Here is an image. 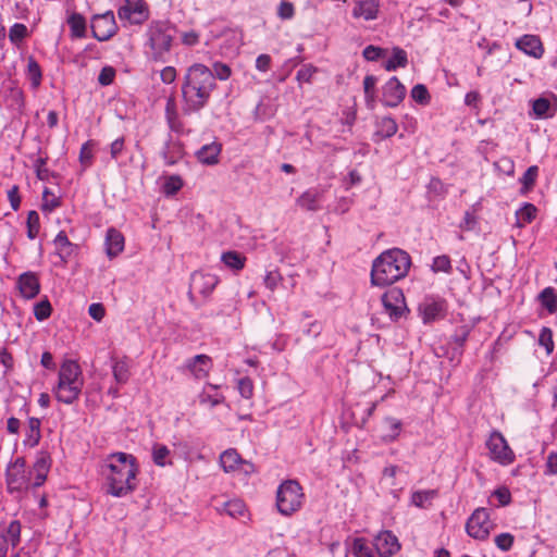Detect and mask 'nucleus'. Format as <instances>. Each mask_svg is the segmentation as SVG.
I'll return each instance as SVG.
<instances>
[{
	"mask_svg": "<svg viewBox=\"0 0 557 557\" xmlns=\"http://www.w3.org/2000/svg\"><path fill=\"white\" fill-rule=\"evenodd\" d=\"M107 494L124 497L137 488L138 465L136 458L126 453L109 455L101 468Z\"/></svg>",
	"mask_w": 557,
	"mask_h": 557,
	"instance_id": "obj_1",
	"label": "nucleus"
},
{
	"mask_svg": "<svg viewBox=\"0 0 557 557\" xmlns=\"http://www.w3.org/2000/svg\"><path fill=\"white\" fill-rule=\"evenodd\" d=\"M215 88L216 83L211 69L202 63L188 66L182 83L184 112L195 113L203 109Z\"/></svg>",
	"mask_w": 557,
	"mask_h": 557,
	"instance_id": "obj_2",
	"label": "nucleus"
},
{
	"mask_svg": "<svg viewBox=\"0 0 557 557\" xmlns=\"http://www.w3.org/2000/svg\"><path fill=\"white\" fill-rule=\"evenodd\" d=\"M411 267L409 253L400 248L383 251L374 259L371 269V283L375 286H387L404 278Z\"/></svg>",
	"mask_w": 557,
	"mask_h": 557,
	"instance_id": "obj_3",
	"label": "nucleus"
},
{
	"mask_svg": "<svg viewBox=\"0 0 557 557\" xmlns=\"http://www.w3.org/2000/svg\"><path fill=\"white\" fill-rule=\"evenodd\" d=\"M85 379L81 366L74 360L62 362L58 373V383L52 393L55 399L65 405H73L79 399Z\"/></svg>",
	"mask_w": 557,
	"mask_h": 557,
	"instance_id": "obj_4",
	"label": "nucleus"
},
{
	"mask_svg": "<svg viewBox=\"0 0 557 557\" xmlns=\"http://www.w3.org/2000/svg\"><path fill=\"white\" fill-rule=\"evenodd\" d=\"M173 42V29L163 22L152 23L147 29L145 55L153 62H165Z\"/></svg>",
	"mask_w": 557,
	"mask_h": 557,
	"instance_id": "obj_5",
	"label": "nucleus"
},
{
	"mask_svg": "<svg viewBox=\"0 0 557 557\" xmlns=\"http://www.w3.org/2000/svg\"><path fill=\"white\" fill-rule=\"evenodd\" d=\"M305 494L301 485L295 480L284 481L276 491V507L283 516L298 511L304 504Z\"/></svg>",
	"mask_w": 557,
	"mask_h": 557,
	"instance_id": "obj_6",
	"label": "nucleus"
},
{
	"mask_svg": "<svg viewBox=\"0 0 557 557\" xmlns=\"http://www.w3.org/2000/svg\"><path fill=\"white\" fill-rule=\"evenodd\" d=\"M5 485L9 493H21L33 487L32 471L26 469V459L17 457L11 460L4 472Z\"/></svg>",
	"mask_w": 557,
	"mask_h": 557,
	"instance_id": "obj_7",
	"label": "nucleus"
},
{
	"mask_svg": "<svg viewBox=\"0 0 557 557\" xmlns=\"http://www.w3.org/2000/svg\"><path fill=\"white\" fill-rule=\"evenodd\" d=\"M494 524L490 519L486 508H476L466 523V531L469 536L484 541L488 537Z\"/></svg>",
	"mask_w": 557,
	"mask_h": 557,
	"instance_id": "obj_8",
	"label": "nucleus"
},
{
	"mask_svg": "<svg viewBox=\"0 0 557 557\" xmlns=\"http://www.w3.org/2000/svg\"><path fill=\"white\" fill-rule=\"evenodd\" d=\"M486 447L494 461L503 466L511 465L515 461V453L500 432L494 431L491 433L486 442Z\"/></svg>",
	"mask_w": 557,
	"mask_h": 557,
	"instance_id": "obj_9",
	"label": "nucleus"
},
{
	"mask_svg": "<svg viewBox=\"0 0 557 557\" xmlns=\"http://www.w3.org/2000/svg\"><path fill=\"white\" fill-rule=\"evenodd\" d=\"M90 27L94 38L99 41L109 40L117 32V24L112 11L94 15Z\"/></svg>",
	"mask_w": 557,
	"mask_h": 557,
	"instance_id": "obj_10",
	"label": "nucleus"
},
{
	"mask_svg": "<svg viewBox=\"0 0 557 557\" xmlns=\"http://www.w3.org/2000/svg\"><path fill=\"white\" fill-rule=\"evenodd\" d=\"M120 20L129 24H143L149 17V9L144 0H124L117 10Z\"/></svg>",
	"mask_w": 557,
	"mask_h": 557,
	"instance_id": "obj_11",
	"label": "nucleus"
},
{
	"mask_svg": "<svg viewBox=\"0 0 557 557\" xmlns=\"http://www.w3.org/2000/svg\"><path fill=\"white\" fill-rule=\"evenodd\" d=\"M218 284L219 277L216 275L196 271L190 276L188 297L190 300H193L194 293H198L203 297H208L211 295Z\"/></svg>",
	"mask_w": 557,
	"mask_h": 557,
	"instance_id": "obj_12",
	"label": "nucleus"
},
{
	"mask_svg": "<svg viewBox=\"0 0 557 557\" xmlns=\"http://www.w3.org/2000/svg\"><path fill=\"white\" fill-rule=\"evenodd\" d=\"M382 304L385 312L393 320H398L406 310V301L403 292L399 288H391L382 296Z\"/></svg>",
	"mask_w": 557,
	"mask_h": 557,
	"instance_id": "obj_13",
	"label": "nucleus"
},
{
	"mask_svg": "<svg viewBox=\"0 0 557 557\" xmlns=\"http://www.w3.org/2000/svg\"><path fill=\"white\" fill-rule=\"evenodd\" d=\"M406 96V88L396 76L391 77L383 86L382 102L386 107H397Z\"/></svg>",
	"mask_w": 557,
	"mask_h": 557,
	"instance_id": "obj_14",
	"label": "nucleus"
},
{
	"mask_svg": "<svg viewBox=\"0 0 557 557\" xmlns=\"http://www.w3.org/2000/svg\"><path fill=\"white\" fill-rule=\"evenodd\" d=\"M373 546L380 557H392L400 549L398 539L391 531L379 533L374 539Z\"/></svg>",
	"mask_w": 557,
	"mask_h": 557,
	"instance_id": "obj_15",
	"label": "nucleus"
},
{
	"mask_svg": "<svg viewBox=\"0 0 557 557\" xmlns=\"http://www.w3.org/2000/svg\"><path fill=\"white\" fill-rule=\"evenodd\" d=\"M51 457L47 451H39L36 461L33 465L32 476L34 479L33 487L41 486L48 476L51 467Z\"/></svg>",
	"mask_w": 557,
	"mask_h": 557,
	"instance_id": "obj_16",
	"label": "nucleus"
},
{
	"mask_svg": "<svg viewBox=\"0 0 557 557\" xmlns=\"http://www.w3.org/2000/svg\"><path fill=\"white\" fill-rule=\"evenodd\" d=\"M380 0H355L351 15L363 21L377 18L380 12Z\"/></svg>",
	"mask_w": 557,
	"mask_h": 557,
	"instance_id": "obj_17",
	"label": "nucleus"
},
{
	"mask_svg": "<svg viewBox=\"0 0 557 557\" xmlns=\"http://www.w3.org/2000/svg\"><path fill=\"white\" fill-rule=\"evenodd\" d=\"M211 368L212 359L203 354L188 359L185 363V369L197 380L207 377Z\"/></svg>",
	"mask_w": 557,
	"mask_h": 557,
	"instance_id": "obj_18",
	"label": "nucleus"
},
{
	"mask_svg": "<svg viewBox=\"0 0 557 557\" xmlns=\"http://www.w3.org/2000/svg\"><path fill=\"white\" fill-rule=\"evenodd\" d=\"M16 284L22 297L25 299H33L40 292V282L34 272L22 273Z\"/></svg>",
	"mask_w": 557,
	"mask_h": 557,
	"instance_id": "obj_19",
	"label": "nucleus"
},
{
	"mask_svg": "<svg viewBox=\"0 0 557 557\" xmlns=\"http://www.w3.org/2000/svg\"><path fill=\"white\" fill-rule=\"evenodd\" d=\"M423 322H431L442 318L446 311L444 299L428 298L420 305Z\"/></svg>",
	"mask_w": 557,
	"mask_h": 557,
	"instance_id": "obj_20",
	"label": "nucleus"
},
{
	"mask_svg": "<svg viewBox=\"0 0 557 557\" xmlns=\"http://www.w3.org/2000/svg\"><path fill=\"white\" fill-rule=\"evenodd\" d=\"M516 47L535 59H540L544 54L542 40L536 35H523L516 41Z\"/></svg>",
	"mask_w": 557,
	"mask_h": 557,
	"instance_id": "obj_21",
	"label": "nucleus"
},
{
	"mask_svg": "<svg viewBox=\"0 0 557 557\" xmlns=\"http://www.w3.org/2000/svg\"><path fill=\"white\" fill-rule=\"evenodd\" d=\"M125 239L123 234L111 227L106 235V252L110 259L115 258L124 250Z\"/></svg>",
	"mask_w": 557,
	"mask_h": 557,
	"instance_id": "obj_22",
	"label": "nucleus"
},
{
	"mask_svg": "<svg viewBox=\"0 0 557 557\" xmlns=\"http://www.w3.org/2000/svg\"><path fill=\"white\" fill-rule=\"evenodd\" d=\"M215 510L220 515H227L231 518L238 519L247 513L246 505L240 499H230L214 505Z\"/></svg>",
	"mask_w": 557,
	"mask_h": 557,
	"instance_id": "obj_23",
	"label": "nucleus"
},
{
	"mask_svg": "<svg viewBox=\"0 0 557 557\" xmlns=\"http://www.w3.org/2000/svg\"><path fill=\"white\" fill-rule=\"evenodd\" d=\"M222 151V145L216 141L203 145L197 152L196 157L202 164L214 165L219 162V156Z\"/></svg>",
	"mask_w": 557,
	"mask_h": 557,
	"instance_id": "obj_24",
	"label": "nucleus"
},
{
	"mask_svg": "<svg viewBox=\"0 0 557 557\" xmlns=\"http://www.w3.org/2000/svg\"><path fill=\"white\" fill-rule=\"evenodd\" d=\"M41 440V421L38 418L30 417L25 428V438L23 444L30 448L36 447Z\"/></svg>",
	"mask_w": 557,
	"mask_h": 557,
	"instance_id": "obj_25",
	"label": "nucleus"
},
{
	"mask_svg": "<svg viewBox=\"0 0 557 557\" xmlns=\"http://www.w3.org/2000/svg\"><path fill=\"white\" fill-rule=\"evenodd\" d=\"M184 157V146L181 141L170 140L162 150V159L165 165H174Z\"/></svg>",
	"mask_w": 557,
	"mask_h": 557,
	"instance_id": "obj_26",
	"label": "nucleus"
},
{
	"mask_svg": "<svg viewBox=\"0 0 557 557\" xmlns=\"http://www.w3.org/2000/svg\"><path fill=\"white\" fill-rule=\"evenodd\" d=\"M165 119L171 131L181 133L183 132V123L180 120L176 102L173 97L168 98L165 103Z\"/></svg>",
	"mask_w": 557,
	"mask_h": 557,
	"instance_id": "obj_27",
	"label": "nucleus"
},
{
	"mask_svg": "<svg viewBox=\"0 0 557 557\" xmlns=\"http://www.w3.org/2000/svg\"><path fill=\"white\" fill-rule=\"evenodd\" d=\"M67 24L71 30V37L75 39L86 36L87 24L85 17L77 12H73L67 17Z\"/></svg>",
	"mask_w": 557,
	"mask_h": 557,
	"instance_id": "obj_28",
	"label": "nucleus"
},
{
	"mask_svg": "<svg viewBox=\"0 0 557 557\" xmlns=\"http://www.w3.org/2000/svg\"><path fill=\"white\" fill-rule=\"evenodd\" d=\"M532 110L537 119H547L554 116L557 108L553 106L550 99L540 97L532 102Z\"/></svg>",
	"mask_w": 557,
	"mask_h": 557,
	"instance_id": "obj_29",
	"label": "nucleus"
},
{
	"mask_svg": "<svg viewBox=\"0 0 557 557\" xmlns=\"http://www.w3.org/2000/svg\"><path fill=\"white\" fill-rule=\"evenodd\" d=\"M401 421L393 418L386 417L383 421L384 435L382 436L383 442L391 443L394 442L400 434L401 431Z\"/></svg>",
	"mask_w": 557,
	"mask_h": 557,
	"instance_id": "obj_30",
	"label": "nucleus"
},
{
	"mask_svg": "<svg viewBox=\"0 0 557 557\" xmlns=\"http://www.w3.org/2000/svg\"><path fill=\"white\" fill-rule=\"evenodd\" d=\"M222 262L233 271H242L245 268L247 258L235 250L225 251L221 256Z\"/></svg>",
	"mask_w": 557,
	"mask_h": 557,
	"instance_id": "obj_31",
	"label": "nucleus"
},
{
	"mask_svg": "<svg viewBox=\"0 0 557 557\" xmlns=\"http://www.w3.org/2000/svg\"><path fill=\"white\" fill-rule=\"evenodd\" d=\"M537 208L533 203H524L519 210L516 211V226L524 227L527 224L533 222L536 218Z\"/></svg>",
	"mask_w": 557,
	"mask_h": 557,
	"instance_id": "obj_32",
	"label": "nucleus"
},
{
	"mask_svg": "<svg viewBox=\"0 0 557 557\" xmlns=\"http://www.w3.org/2000/svg\"><path fill=\"white\" fill-rule=\"evenodd\" d=\"M113 377L119 384H125L131 377L129 364L126 358L114 359L112 363Z\"/></svg>",
	"mask_w": 557,
	"mask_h": 557,
	"instance_id": "obj_33",
	"label": "nucleus"
},
{
	"mask_svg": "<svg viewBox=\"0 0 557 557\" xmlns=\"http://www.w3.org/2000/svg\"><path fill=\"white\" fill-rule=\"evenodd\" d=\"M26 76L30 81L32 87L37 89L41 85L42 71L34 57L27 58Z\"/></svg>",
	"mask_w": 557,
	"mask_h": 557,
	"instance_id": "obj_34",
	"label": "nucleus"
},
{
	"mask_svg": "<svg viewBox=\"0 0 557 557\" xmlns=\"http://www.w3.org/2000/svg\"><path fill=\"white\" fill-rule=\"evenodd\" d=\"M539 300L549 313H555L557 311V293L554 287H545L539 294Z\"/></svg>",
	"mask_w": 557,
	"mask_h": 557,
	"instance_id": "obj_35",
	"label": "nucleus"
},
{
	"mask_svg": "<svg viewBox=\"0 0 557 557\" xmlns=\"http://www.w3.org/2000/svg\"><path fill=\"white\" fill-rule=\"evenodd\" d=\"M242 459L235 449H227L220 456V465L225 472L235 471Z\"/></svg>",
	"mask_w": 557,
	"mask_h": 557,
	"instance_id": "obj_36",
	"label": "nucleus"
},
{
	"mask_svg": "<svg viewBox=\"0 0 557 557\" xmlns=\"http://www.w3.org/2000/svg\"><path fill=\"white\" fill-rule=\"evenodd\" d=\"M407 64H408L407 52L399 47H395L393 49V55L385 63L384 67L386 71L391 72V71H395L397 67H406Z\"/></svg>",
	"mask_w": 557,
	"mask_h": 557,
	"instance_id": "obj_37",
	"label": "nucleus"
},
{
	"mask_svg": "<svg viewBox=\"0 0 557 557\" xmlns=\"http://www.w3.org/2000/svg\"><path fill=\"white\" fill-rule=\"evenodd\" d=\"M319 199L320 195L318 191L307 190L297 199V205L304 210L315 211L319 209Z\"/></svg>",
	"mask_w": 557,
	"mask_h": 557,
	"instance_id": "obj_38",
	"label": "nucleus"
},
{
	"mask_svg": "<svg viewBox=\"0 0 557 557\" xmlns=\"http://www.w3.org/2000/svg\"><path fill=\"white\" fill-rule=\"evenodd\" d=\"M373 547L363 537H357L352 542L350 552L355 557H374Z\"/></svg>",
	"mask_w": 557,
	"mask_h": 557,
	"instance_id": "obj_39",
	"label": "nucleus"
},
{
	"mask_svg": "<svg viewBox=\"0 0 557 557\" xmlns=\"http://www.w3.org/2000/svg\"><path fill=\"white\" fill-rule=\"evenodd\" d=\"M22 525L18 520H13L9 523L5 534L3 535L4 541L13 548H15L21 542Z\"/></svg>",
	"mask_w": 557,
	"mask_h": 557,
	"instance_id": "obj_40",
	"label": "nucleus"
},
{
	"mask_svg": "<svg viewBox=\"0 0 557 557\" xmlns=\"http://www.w3.org/2000/svg\"><path fill=\"white\" fill-rule=\"evenodd\" d=\"M54 245L57 250L59 251V255L62 258H67L73 252V244L70 242L66 233L64 231H61L57 234L54 238Z\"/></svg>",
	"mask_w": 557,
	"mask_h": 557,
	"instance_id": "obj_41",
	"label": "nucleus"
},
{
	"mask_svg": "<svg viewBox=\"0 0 557 557\" xmlns=\"http://www.w3.org/2000/svg\"><path fill=\"white\" fill-rule=\"evenodd\" d=\"M377 79L373 75H367L363 79V90L367 106L371 109L374 108L375 103V85Z\"/></svg>",
	"mask_w": 557,
	"mask_h": 557,
	"instance_id": "obj_42",
	"label": "nucleus"
},
{
	"mask_svg": "<svg viewBox=\"0 0 557 557\" xmlns=\"http://www.w3.org/2000/svg\"><path fill=\"white\" fill-rule=\"evenodd\" d=\"M437 492L435 490L417 491L411 495V503L420 508L426 507L436 497Z\"/></svg>",
	"mask_w": 557,
	"mask_h": 557,
	"instance_id": "obj_43",
	"label": "nucleus"
},
{
	"mask_svg": "<svg viewBox=\"0 0 557 557\" xmlns=\"http://www.w3.org/2000/svg\"><path fill=\"white\" fill-rule=\"evenodd\" d=\"M61 206L60 197L55 196L49 188H45L42 191L41 210L44 212H52Z\"/></svg>",
	"mask_w": 557,
	"mask_h": 557,
	"instance_id": "obj_44",
	"label": "nucleus"
},
{
	"mask_svg": "<svg viewBox=\"0 0 557 557\" xmlns=\"http://www.w3.org/2000/svg\"><path fill=\"white\" fill-rule=\"evenodd\" d=\"M398 131V125L396 121L391 116H384L381 119L379 123V131L377 133L384 137L388 138L394 136Z\"/></svg>",
	"mask_w": 557,
	"mask_h": 557,
	"instance_id": "obj_45",
	"label": "nucleus"
},
{
	"mask_svg": "<svg viewBox=\"0 0 557 557\" xmlns=\"http://www.w3.org/2000/svg\"><path fill=\"white\" fill-rule=\"evenodd\" d=\"M26 226H27V237L29 239H35L40 231V218L37 211L32 210L27 214L26 220Z\"/></svg>",
	"mask_w": 557,
	"mask_h": 557,
	"instance_id": "obj_46",
	"label": "nucleus"
},
{
	"mask_svg": "<svg viewBox=\"0 0 557 557\" xmlns=\"http://www.w3.org/2000/svg\"><path fill=\"white\" fill-rule=\"evenodd\" d=\"M27 36L28 29L22 23L13 24L9 30V39L15 46H18Z\"/></svg>",
	"mask_w": 557,
	"mask_h": 557,
	"instance_id": "obj_47",
	"label": "nucleus"
},
{
	"mask_svg": "<svg viewBox=\"0 0 557 557\" xmlns=\"http://www.w3.org/2000/svg\"><path fill=\"white\" fill-rule=\"evenodd\" d=\"M52 313V306L47 297L34 306V315L38 321L47 320Z\"/></svg>",
	"mask_w": 557,
	"mask_h": 557,
	"instance_id": "obj_48",
	"label": "nucleus"
},
{
	"mask_svg": "<svg viewBox=\"0 0 557 557\" xmlns=\"http://www.w3.org/2000/svg\"><path fill=\"white\" fill-rule=\"evenodd\" d=\"M94 147L95 143L92 140H87L81 147L79 151V162L86 169L89 168L92 163L94 159Z\"/></svg>",
	"mask_w": 557,
	"mask_h": 557,
	"instance_id": "obj_49",
	"label": "nucleus"
},
{
	"mask_svg": "<svg viewBox=\"0 0 557 557\" xmlns=\"http://www.w3.org/2000/svg\"><path fill=\"white\" fill-rule=\"evenodd\" d=\"M431 269L434 273L437 272H444V273H451L453 267L450 258L447 255L437 256L433 259Z\"/></svg>",
	"mask_w": 557,
	"mask_h": 557,
	"instance_id": "obj_50",
	"label": "nucleus"
},
{
	"mask_svg": "<svg viewBox=\"0 0 557 557\" xmlns=\"http://www.w3.org/2000/svg\"><path fill=\"white\" fill-rule=\"evenodd\" d=\"M170 455V449L165 445L156 444L152 448V459L153 462L159 467H164L169 462L166 458Z\"/></svg>",
	"mask_w": 557,
	"mask_h": 557,
	"instance_id": "obj_51",
	"label": "nucleus"
},
{
	"mask_svg": "<svg viewBox=\"0 0 557 557\" xmlns=\"http://www.w3.org/2000/svg\"><path fill=\"white\" fill-rule=\"evenodd\" d=\"M411 98L420 104H428L431 99L428 88L422 84L412 87Z\"/></svg>",
	"mask_w": 557,
	"mask_h": 557,
	"instance_id": "obj_52",
	"label": "nucleus"
},
{
	"mask_svg": "<svg viewBox=\"0 0 557 557\" xmlns=\"http://www.w3.org/2000/svg\"><path fill=\"white\" fill-rule=\"evenodd\" d=\"M539 344L543 346L546 352L549 355L554 351L553 332L549 327L544 326L539 336Z\"/></svg>",
	"mask_w": 557,
	"mask_h": 557,
	"instance_id": "obj_53",
	"label": "nucleus"
},
{
	"mask_svg": "<svg viewBox=\"0 0 557 557\" xmlns=\"http://www.w3.org/2000/svg\"><path fill=\"white\" fill-rule=\"evenodd\" d=\"M537 174H539V168L536 165L530 166L524 172V174L520 178V182L523 185L524 191L530 190L534 186L536 177H537Z\"/></svg>",
	"mask_w": 557,
	"mask_h": 557,
	"instance_id": "obj_54",
	"label": "nucleus"
},
{
	"mask_svg": "<svg viewBox=\"0 0 557 557\" xmlns=\"http://www.w3.org/2000/svg\"><path fill=\"white\" fill-rule=\"evenodd\" d=\"M318 72V69L313 66L312 64H305L302 65L296 74V79L301 83L310 84L312 81V77Z\"/></svg>",
	"mask_w": 557,
	"mask_h": 557,
	"instance_id": "obj_55",
	"label": "nucleus"
},
{
	"mask_svg": "<svg viewBox=\"0 0 557 557\" xmlns=\"http://www.w3.org/2000/svg\"><path fill=\"white\" fill-rule=\"evenodd\" d=\"M237 389L242 397L250 399L253 396V382L250 377H240L237 382Z\"/></svg>",
	"mask_w": 557,
	"mask_h": 557,
	"instance_id": "obj_56",
	"label": "nucleus"
},
{
	"mask_svg": "<svg viewBox=\"0 0 557 557\" xmlns=\"http://www.w3.org/2000/svg\"><path fill=\"white\" fill-rule=\"evenodd\" d=\"M515 542V536L511 533H500L495 537V545L503 552L511 549Z\"/></svg>",
	"mask_w": 557,
	"mask_h": 557,
	"instance_id": "obj_57",
	"label": "nucleus"
},
{
	"mask_svg": "<svg viewBox=\"0 0 557 557\" xmlns=\"http://www.w3.org/2000/svg\"><path fill=\"white\" fill-rule=\"evenodd\" d=\"M283 277L277 270L270 271L265 274L263 283L267 288L271 292H274L277 286L281 284Z\"/></svg>",
	"mask_w": 557,
	"mask_h": 557,
	"instance_id": "obj_58",
	"label": "nucleus"
},
{
	"mask_svg": "<svg viewBox=\"0 0 557 557\" xmlns=\"http://www.w3.org/2000/svg\"><path fill=\"white\" fill-rule=\"evenodd\" d=\"M183 187V181L177 175H172L164 183V193L166 195H175Z\"/></svg>",
	"mask_w": 557,
	"mask_h": 557,
	"instance_id": "obj_59",
	"label": "nucleus"
},
{
	"mask_svg": "<svg viewBox=\"0 0 557 557\" xmlns=\"http://www.w3.org/2000/svg\"><path fill=\"white\" fill-rule=\"evenodd\" d=\"M211 71L214 75V79L219 78L220 81L228 79L232 74L231 67L222 62L213 63V69Z\"/></svg>",
	"mask_w": 557,
	"mask_h": 557,
	"instance_id": "obj_60",
	"label": "nucleus"
},
{
	"mask_svg": "<svg viewBox=\"0 0 557 557\" xmlns=\"http://www.w3.org/2000/svg\"><path fill=\"white\" fill-rule=\"evenodd\" d=\"M115 77V70L112 66H104L101 69L99 76H98V83L101 86H108L113 83Z\"/></svg>",
	"mask_w": 557,
	"mask_h": 557,
	"instance_id": "obj_61",
	"label": "nucleus"
},
{
	"mask_svg": "<svg viewBox=\"0 0 557 557\" xmlns=\"http://www.w3.org/2000/svg\"><path fill=\"white\" fill-rule=\"evenodd\" d=\"M295 14V8L292 2L282 1L277 8V15L282 20H290Z\"/></svg>",
	"mask_w": 557,
	"mask_h": 557,
	"instance_id": "obj_62",
	"label": "nucleus"
},
{
	"mask_svg": "<svg viewBox=\"0 0 557 557\" xmlns=\"http://www.w3.org/2000/svg\"><path fill=\"white\" fill-rule=\"evenodd\" d=\"M384 49L370 45L363 49L362 55L368 61H376L384 54Z\"/></svg>",
	"mask_w": 557,
	"mask_h": 557,
	"instance_id": "obj_63",
	"label": "nucleus"
},
{
	"mask_svg": "<svg viewBox=\"0 0 557 557\" xmlns=\"http://www.w3.org/2000/svg\"><path fill=\"white\" fill-rule=\"evenodd\" d=\"M0 363L4 367V373L11 371L14 367V359L8 348L0 349Z\"/></svg>",
	"mask_w": 557,
	"mask_h": 557,
	"instance_id": "obj_64",
	"label": "nucleus"
}]
</instances>
